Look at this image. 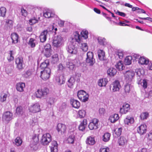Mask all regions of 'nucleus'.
<instances>
[{
    "mask_svg": "<svg viewBox=\"0 0 152 152\" xmlns=\"http://www.w3.org/2000/svg\"><path fill=\"white\" fill-rule=\"evenodd\" d=\"M49 93L48 89L46 88H44L37 89L35 92V94L37 98H42L46 97Z\"/></svg>",
    "mask_w": 152,
    "mask_h": 152,
    "instance_id": "obj_1",
    "label": "nucleus"
},
{
    "mask_svg": "<svg viewBox=\"0 0 152 152\" xmlns=\"http://www.w3.org/2000/svg\"><path fill=\"white\" fill-rule=\"evenodd\" d=\"M63 43V38L61 34L55 36L53 39V44L54 47L56 48L60 47Z\"/></svg>",
    "mask_w": 152,
    "mask_h": 152,
    "instance_id": "obj_2",
    "label": "nucleus"
},
{
    "mask_svg": "<svg viewBox=\"0 0 152 152\" xmlns=\"http://www.w3.org/2000/svg\"><path fill=\"white\" fill-rule=\"evenodd\" d=\"M125 80L126 83H130L133 78L135 73L134 71L128 70L124 73Z\"/></svg>",
    "mask_w": 152,
    "mask_h": 152,
    "instance_id": "obj_3",
    "label": "nucleus"
},
{
    "mask_svg": "<svg viewBox=\"0 0 152 152\" xmlns=\"http://www.w3.org/2000/svg\"><path fill=\"white\" fill-rule=\"evenodd\" d=\"M76 134V132L75 131L70 132L68 137L65 140V142L69 144L74 143Z\"/></svg>",
    "mask_w": 152,
    "mask_h": 152,
    "instance_id": "obj_4",
    "label": "nucleus"
},
{
    "mask_svg": "<svg viewBox=\"0 0 152 152\" xmlns=\"http://www.w3.org/2000/svg\"><path fill=\"white\" fill-rule=\"evenodd\" d=\"M51 139L50 134L49 133H46L42 136L40 141L43 145H47L51 141Z\"/></svg>",
    "mask_w": 152,
    "mask_h": 152,
    "instance_id": "obj_5",
    "label": "nucleus"
},
{
    "mask_svg": "<svg viewBox=\"0 0 152 152\" xmlns=\"http://www.w3.org/2000/svg\"><path fill=\"white\" fill-rule=\"evenodd\" d=\"M77 96L79 99L83 102H86L88 99V94L83 90L78 91Z\"/></svg>",
    "mask_w": 152,
    "mask_h": 152,
    "instance_id": "obj_6",
    "label": "nucleus"
},
{
    "mask_svg": "<svg viewBox=\"0 0 152 152\" xmlns=\"http://www.w3.org/2000/svg\"><path fill=\"white\" fill-rule=\"evenodd\" d=\"M51 70L49 68H46L43 71L41 72V77L44 80L48 79L50 75Z\"/></svg>",
    "mask_w": 152,
    "mask_h": 152,
    "instance_id": "obj_7",
    "label": "nucleus"
},
{
    "mask_svg": "<svg viewBox=\"0 0 152 152\" xmlns=\"http://www.w3.org/2000/svg\"><path fill=\"white\" fill-rule=\"evenodd\" d=\"M121 87L119 81L115 80L110 85V89L113 92H116L119 91Z\"/></svg>",
    "mask_w": 152,
    "mask_h": 152,
    "instance_id": "obj_8",
    "label": "nucleus"
},
{
    "mask_svg": "<svg viewBox=\"0 0 152 152\" xmlns=\"http://www.w3.org/2000/svg\"><path fill=\"white\" fill-rule=\"evenodd\" d=\"M39 141L38 135L36 134L33 135L31 142V147L34 150H36L37 149L36 145L38 143Z\"/></svg>",
    "mask_w": 152,
    "mask_h": 152,
    "instance_id": "obj_9",
    "label": "nucleus"
},
{
    "mask_svg": "<svg viewBox=\"0 0 152 152\" xmlns=\"http://www.w3.org/2000/svg\"><path fill=\"white\" fill-rule=\"evenodd\" d=\"M86 62L90 66H92L95 63V60L94 58V55L92 52L89 51L87 53Z\"/></svg>",
    "mask_w": 152,
    "mask_h": 152,
    "instance_id": "obj_10",
    "label": "nucleus"
},
{
    "mask_svg": "<svg viewBox=\"0 0 152 152\" xmlns=\"http://www.w3.org/2000/svg\"><path fill=\"white\" fill-rule=\"evenodd\" d=\"M13 115L12 113L10 111L5 112L3 114V121L8 123L13 119Z\"/></svg>",
    "mask_w": 152,
    "mask_h": 152,
    "instance_id": "obj_11",
    "label": "nucleus"
},
{
    "mask_svg": "<svg viewBox=\"0 0 152 152\" xmlns=\"http://www.w3.org/2000/svg\"><path fill=\"white\" fill-rule=\"evenodd\" d=\"M80 62V61L78 59L70 60L67 63V67L70 69L72 70L75 68V66L77 65Z\"/></svg>",
    "mask_w": 152,
    "mask_h": 152,
    "instance_id": "obj_12",
    "label": "nucleus"
},
{
    "mask_svg": "<svg viewBox=\"0 0 152 152\" xmlns=\"http://www.w3.org/2000/svg\"><path fill=\"white\" fill-rule=\"evenodd\" d=\"M40 110V106L38 103L31 105L29 107V111L33 113L39 112Z\"/></svg>",
    "mask_w": 152,
    "mask_h": 152,
    "instance_id": "obj_13",
    "label": "nucleus"
},
{
    "mask_svg": "<svg viewBox=\"0 0 152 152\" xmlns=\"http://www.w3.org/2000/svg\"><path fill=\"white\" fill-rule=\"evenodd\" d=\"M15 64L17 68L18 69H22L23 68V65H24V63L22 57L19 56L15 59Z\"/></svg>",
    "mask_w": 152,
    "mask_h": 152,
    "instance_id": "obj_14",
    "label": "nucleus"
},
{
    "mask_svg": "<svg viewBox=\"0 0 152 152\" xmlns=\"http://www.w3.org/2000/svg\"><path fill=\"white\" fill-rule=\"evenodd\" d=\"M98 120L96 118L93 119L90 122L88 128L90 130L96 129L98 128Z\"/></svg>",
    "mask_w": 152,
    "mask_h": 152,
    "instance_id": "obj_15",
    "label": "nucleus"
},
{
    "mask_svg": "<svg viewBox=\"0 0 152 152\" xmlns=\"http://www.w3.org/2000/svg\"><path fill=\"white\" fill-rule=\"evenodd\" d=\"M44 55L46 57H49L51 55V49L50 45L47 44L44 47Z\"/></svg>",
    "mask_w": 152,
    "mask_h": 152,
    "instance_id": "obj_16",
    "label": "nucleus"
},
{
    "mask_svg": "<svg viewBox=\"0 0 152 152\" xmlns=\"http://www.w3.org/2000/svg\"><path fill=\"white\" fill-rule=\"evenodd\" d=\"M130 109V105L127 103L124 104L120 108V112L121 114L126 113Z\"/></svg>",
    "mask_w": 152,
    "mask_h": 152,
    "instance_id": "obj_17",
    "label": "nucleus"
},
{
    "mask_svg": "<svg viewBox=\"0 0 152 152\" xmlns=\"http://www.w3.org/2000/svg\"><path fill=\"white\" fill-rule=\"evenodd\" d=\"M66 50L69 53L72 54H75L77 52V48L72 44L69 45L66 48Z\"/></svg>",
    "mask_w": 152,
    "mask_h": 152,
    "instance_id": "obj_18",
    "label": "nucleus"
},
{
    "mask_svg": "<svg viewBox=\"0 0 152 152\" xmlns=\"http://www.w3.org/2000/svg\"><path fill=\"white\" fill-rule=\"evenodd\" d=\"M147 126L145 124H142L137 129V132L140 135H143L147 131Z\"/></svg>",
    "mask_w": 152,
    "mask_h": 152,
    "instance_id": "obj_19",
    "label": "nucleus"
},
{
    "mask_svg": "<svg viewBox=\"0 0 152 152\" xmlns=\"http://www.w3.org/2000/svg\"><path fill=\"white\" fill-rule=\"evenodd\" d=\"M77 76V75H76L75 76L71 77L68 80L67 84L69 88H73L75 81L76 80L75 78Z\"/></svg>",
    "mask_w": 152,
    "mask_h": 152,
    "instance_id": "obj_20",
    "label": "nucleus"
},
{
    "mask_svg": "<svg viewBox=\"0 0 152 152\" xmlns=\"http://www.w3.org/2000/svg\"><path fill=\"white\" fill-rule=\"evenodd\" d=\"M149 60L147 58L144 56L140 57L138 60V63L141 65H147L149 63Z\"/></svg>",
    "mask_w": 152,
    "mask_h": 152,
    "instance_id": "obj_21",
    "label": "nucleus"
},
{
    "mask_svg": "<svg viewBox=\"0 0 152 152\" xmlns=\"http://www.w3.org/2000/svg\"><path fill=\"white\" fill-rule=\"evenodd\" d=\"M51 152H58V144L56 141H54L51 142V145L50 146Z\"/></svg>",
    "mask_w": 152,
    "mask_h": 152,
    "instance_id": "obj_22",
    "label": "nucleus"
},
{
    "mask_svg": "<svg viewBox=\"0 0 152 152\" xmlns=\"http://www.w3.org/2000/svg\"><path fill=\"white\" fill-rule=\"evenodd\" d=\"M25 87V84L22 82H20L17 83L16 89L19 92H22L24 91V89Z\"/></svg>",
    "mask_w": 152,
    "mask_h": 152,
    "instance_id": "obj_23",
    "label": "nucleus"
},
{
    "mask_svg": "<svg viewBox=\"0 0 152 152\" xmlns=\"http://www.w3.org/2000/svg\"><path fill=\"white\" fill-rule=\"evenodd\" d=\"M127 141L126 137L121 136L118 139V143L119 146H124L126 144Z\"/></svg>",
    "mask_w": 152,
    "mask_h": 152,
    "instance_id": "obj_24",
    "label": "nucleus"
},
{
    "mask_svg": "<svg viewBox=\"0 0 152 152\" xmlns=\"http://www.w3.org/2000/svg\"><path fill=\"white\" fill-rule=\"evenodd\" d=\"M48 33V31L47 30H45L41 33L39 36L41 42H44L46 41L47 38V36Z\"/></svg>",
    "mask_w": 152,
    "mask_h": 152,
    "instance_id": "obj_25",
    "label": "nucleus"
},
{
    "mask_svg": "<svg viewBox=\"0 0 152 152\" xmlns=\"http://www.w3.org/2000/svg\"><path fill=\"white\" fill-rule=\"evenodd\" d=\"M43 16L44 17L49 18L53 17L54 16V13L49 10H45L43 11Z\"/></svg>",
    "mask_w": 152,
    "mask_h": 152,
    "instance_id": "obj_26",
    "label": "nucleus"
},
{
    "mask_svg": "<svg viewBox=\"0 0 152 152\" xmlns=\"http://www.w3.org/2000/svg\"><path fill=\"white\" fill-rule=\"evenodd\" d=\"M15 53V51L13 50H10L8 52L7 59L9 62H10L14 60V55Z\"/></svg>",
    "mask_w": 152,
    "mask_h": 152,
    "instance_id": "obj_27",
    "label": "nucleus"
},
{
    "mask_svg": "<svg viewBox=\"0 0 152 152\" xmlns=\"http://www.w3.org/2000/svg\"><path fill=\"white\" fill-rule=\"evenodd\" d=\"M66 129V126L65 125L61 123H59L58 124L57 130L58 132H60L61 133H64Z\"/></svg>",
    "mask_w": 152,
    "mask_h": 152,
    "instance_id": "obj_28",
    "label": "nucleus"
},
{
    "mask_svg": "<svg viewBox=\"0 0 152 152\" xmlns=\"http://www.w3.org/2000/svg\"><path fill=\"white\" fill-rule=\"evenodd\" d=\"M11 38L12 40V44H16L18 42L19 37L17 33H12Z\"/></svg>",
    "mask_w": 152,
    "mask_h": 152,
    "instance_id": "obj_29",
    "label": "nucleus"
},
{
    "mask_svg": "<svg viewBox=\"0 0 152 152\" xmlns=\"http://www.w3.org/2000/svg\"><path fill=\"white\" fill-rule=\"evenodd\" d=\"M70 103L72 107L78 109L80 106V103L79 102L75 99H71Z\"/></svg>",
    "mask_w": 152,
    "mask_h": 152,
    "instance_id": "obj_30",
    "label": "nucleus"
},
{
    "mask_svg": "<svg viewBox=\"0 0 152 152\" xmlns=\"http://www.w3.org/2000/svg\"><path fill=\"white\" fill-rule=\"evenodd\" d=\"M122 131V129L121 127L115 129L113 132V134L114 136L117 137L120 136L121 134Z\"/></svg>",
    "mask_w": 152,
    "mask_h": 152,
    "instance_id": "obj_31",
    "label": "nucleus"
},
{
    "mask_svg": "<svg viewBox=\"0 0 152 152\" xmlns=\"http://www.w3.org/2000/svg\"><path fill=\"white\" fill-rule=\"evenodd\" d=\"M86 143L89 145H93L95 143L94 137L90 136L87 137L86 141Z\"/></svg>",
    "mask_w": 152,
    "mask_h": 152,
    "instance_id": "obj_32",
    "label": "nucleus"
},
{
    "mask_svg": "<svg viewBox=\"0 0 152 152\" xmlns=\"http://www.w3.org/2000/svg\"><path fill=\"white\" fill-rule=\"evenodd\" d=\"M107 83V81L106 78H102L99 79L98 82V85L100 87L105 86Z\"/></svg>",
    "mask_w": 152,
    "mask_h": 152,
    "instance_id": "obj_33",
    "label": "nucleus"
},
{
    "mask_svg": "<svg viewBox=\"0 0 152 152\" xmlns=\"http://www.w3.org/2000/svg\"><path fill=\"white\" fill-rule=\"evenodd\" d=\"M87 124V120L85 119H83L80 123L79 126V130L82 131L84 130L86 128Z\"/></svg>",
    "mask_w": 152,
    "mask_h": 152,
    "instance_id": "obj_34",
    "label": "nucleus"
},
{
    "mask_svg": "<svg viewBox=\"0 0 152 152\" xmlns=\"http://www.w3.org/2000/svg\"><path fill=\"white\" fill-rule=\"evenodd\" d=\"M119 118L118 115L115 114L111 115L109 117V120L112 123H114L117 121Z\"/></svg>",
    "mask_w": 152,
    "mask_h": 152,
    "instance_id": "obj_35",
    "label": "nucleus"
},
{
    "mask_svg": "<svg viewBox=\"0 0 152 152\" xmlns=\"http://www.w3.org/2000/svg\"><path fill=\"white\" fill-rule=\"evenodd\" d=\"M74 37L72 39V40L77 42L78 43H79L81 41V37L80 36L79 33L76 31L75 32L74 34Z\"/></svg>",
    "mask_w": 152,
    "mask_h": 152,
    "instance_id": "obj_36",
    "label": "nucleus"
},
{
    "mask_svg": "<svg viewBox=\"0 0 152 152\" xmlns=\"http://www.w3.org/2000/svg\"><path fill=\"white\" fill-rule=\"evenodd\" d=\"M117 71L113 67L109 68L107 71V74L110 76H114L116 73Z\"/></svg>",
    "mask_w": 152,
    "mask_h": 152,
    "instance_id": "obj_37",
    "label": "nucleus"
},
{
    "mask_svg": "<svg viewBox=\"0 0 152 152\" xmlns=\"http://www.w3.org/2000/svg\"><path fill=\"white\" fill-rule=\"evenodd\" d=\"M98 53L99 59L101 60H104L105 56L104 52L103 50L100 49L98 51Z\"/></svg>",
    "mask_w": 152,
    "mask_h": 152,
    "instance_id": "obj_38",
    "label": "nucleus"
},
{
    "mask_svg": "<svg viewBox=\"0 0 152 152\" xmlns=\"http://www.w3.org/2000/svg\"><path fill=\"white\" fill-rule=\"evenodd\" d=\"M125 124L129 125L133 123L134 118L130 117L127 116L124 120Z\"/></svg>",
    "mask_w": 152,
    "mask_h": 152,
    "instance_id": "obj_39",
    "label": "nucleus"
},
{
    "mask_svg": "<svg viewBox=\"0 0 152 152\" xmlns=\"http://www.w3.org/2000/svg\"><path fill=\"white\" fill-rule=\"evenodd\" d=\"M126 84L124 86V89L126 93H129L131 88L132 87V86L130 83H126Z\"/></svg>",
    "mask_w": 152,
    "mask_h": 152,
    "instance_id": "obj_40",
    "label": "nucleus"
},
{
    "mask_svg": "<svg viewBox=\"0 0 152 152\" xmlns=\"http://www.w3.org/2000/svg\"><path fill=\"white\" fill-rule=\"evenodd\" d=\"M110 134L108 132L105 133L102 136V140L105 142L108 141L110 139Z\"/></svg>",
    "mask_w": 152,
    "mask_h": 152,
    "instance_id": "obj_41",
    "label": "nucleus"
},
{
    "mask_svg": "<svg viewBox=\"0 0 152 152\" xmlns=\"http://www.w3.org/2000/svg\"><path fill=\"white\" fill-rule=\"evenodd\" d=\"M115 66L117 69L120 71L123 70L125 68L124 65L122 63V61H120L117 64L115 65Z\"/></svg>",
    "mask_w": 152,
    "mask_h": 152,
    "instance_id": "obj_42",
    "label": "nucleus"
},
{
    "mask_svg": "<svg viewBox=\"0 0 152 152\" xmlns=\"http://www.w3.org/2000/svg\"><path fill=\"white\" fill-rule=\"evenodd\" d=\"M36 41L33 38H30L28 42V45L31 48L34 47L36 46Z\"/></svg>",
    "mask_w": 152,
    "mask_h": 152,
    "instance_id": "obj_43",
    "label": "nucleus"
},
{
    "mask_svg": "<svg viewBox=\"0 0 152 152\" xmlns=\"http://www.w3.org/2000/svg\"><path fill=\"white\" fill-rule=\"evenodd\" d=\"M132 60V58L131 56H126L124 60V63L126 65H129L131 64Z\"/></svg>",
    "mask_w": 152,
    "mask_h": 152,
    "instance_id": "obj_44",
    "label": "nucleus"
},
{
    "mask_svg": "<svg viewBox=\"0 0 152 152\" xmlns=\"http://www.w3.org/2000/svg\"><path fill=\"white\" fill-rule=\"evenodd\" d=\"M49 63L48 61L46 60L42 63L40 66V67L42 69H45L48 68L47 67L49 65Z\"/></svg>",
    "mask_w": 152,
    "mask_h": 152,
    "instance_id": "obj_45",
    "label": "nucleus"
},
{
    "mask_svg": "<svg viewBox=\"0 0 152 152\" xmlns=\"http://www.w3.org/2000/svg\"><path fill=\"white\" fill-rule=\"evenodd\" d=\"M145 136L147 139L148 142H149V143L151 142H152V130L147 133Z\"/></svg>",
    "mask_w": 152,
    "mask_h": 152,
    "instance_id": "obj_46",
    "label": "nucleus"
},
{
    "mask_svg": "<svg viewBox=\"0 0 152 152\" xmlns=\"http://www.w3.org/2000/svg\"><path fill=\"white\" fill-rule=\"evenodd\" d=\"M149 114L148 112H145L142 113L140 115V117L142 120L146 119L148 117Z\"/></svg>",
    "mask_w": 152,
    "mask_h": 152,
    "instance_id": "obj_47",
    "label": "nucleus"
},
{
    "mask_svg": "<svg viewBox=\"0 0 152 152\" xmlns=\"http://www.w3.org/2000/svg\"><path fill=\"white\" fill-rule=\"evenodd\" d=\"M6 25L9 29L11 28L13 25V21L11 20L7 19L6 21Z\"/></svg>",
    "mask_w": 152,
    "mask_h": 152,
    "instance_id": "obj_48",
    "label": "nucleus"
},
{
    "mask_svg": "<svg viewBox=\"0 0 152 152\" xmlns=\"http://www.w3.org/2000/svg\"><path fill=\"white\" fill-rule=\"evenodd\" d=\"M58 61V55L55 54L52 56L51 62L53 64L57 63Z\"/></svg>",
    "mask_w": 152,
    "mask_h": 152,
    "instance_id": "obj_49",
    "label": "nucleus"
},
{
    "mask_svg": "<svg viewBox=\"0 0 152 152\" xmlns=\"http://www.w3.org/2000/svg\"><path fill=\"white\" fill-rule=\"evenodd\" d=\"M86 114V111L84 110H80L78 113V115L80 118H83Z\"/></svg>",
    "mask_w": 152,
    "mask_h": 152,
    "instance_id": "obj_50",
    "label": "nucleus"
},
{
    "mask_svg": "<svg viewBox=\"0 0 152 152\" xmlns=\"http://www.w3.org/2000/svg\"><path fill=\"white\" fill-rule=\"evenodd\" d=\"M15 144L17 146H19L22 144V140L21 138L19 137H17L15 140Z\"/></svg>",
    "mask_w": 152,
    "mask_h": 152,
    "instance_id": "obj_51",
    "label": "nucleus"
},
{
    "mask_svg": "<svg viewBox=\"0 0 152 152\" xmlns=\"http://www.w3.org/2000/svg\"><path fill=\"white\" fill-rule=\"evenodd\" d=\"M7 94L4 93H2L1 94L0 96V101L2 102H3L6 101Z\"/></svg>",
    "mask_w": 152,
    "mask_h": 152,
    "instance_id": "obj_52",
    "label": "nucleus"
},
{
    "mask_svg": "<svg viewBox=\"0 0 152 152\" xmlns=\"http://www.w3.org/2000/svg\"><path fill=\"white\" fill-rule=\"evenodd\" d=\"M20 13L22 16L26 17L27 15L28 12L26 10L22 7L20 9Z\"/></svg>",
    "mask_w": 152,
    "mask_h": 152,
    "instance_id": "obj_53",
    "label": "nucleus"
},
{
    "mask_svg": "<svg viewBox=\"0 0 152 152\" xmlns=\"http://www.w3.org/2000/svg\"><path fill=\"white\" fill-rule=\"evenodd\" d=\"M81 34L82 37L85 39H86L88 38V33L87 31L86 30H83L81 32Z\"/></svg>",
    "mask_w": 152,
    "mask_h": 152,
    "instance_id": "obj_54",
    "label": "nucleus"
},
{
    "mask_svg": "<svg viewBox=\"0 0 152 152\" xmlns=\"http://www.w3.org/2000/svg\"><path fill=\"white\" fill-rule=\"evenodd\" d=\"M98 41L99 43L101 45H104L106 43L105 39L102 37H99L98 39Z\"/></svg>",
    "mask_w": 152,
    "mask_h": 152,
    "instance_id": "obj_55",
    "label": "nucleus"
},
{
    "mask_svg": "<svg viewBox=\"0 0 152 152\" xmlns=\"http://www.w3.org/2000/svg\"><path fill=\"white\" fill-rule=\"evenodd\" d=\"M29 21L30 24L31 25L37 23L38 21V20L37 19V17H34V18L30 19Z\"/></svg>",
    "mask_w": 152,
    "mask_h": 152,
    "instance_id": "obj_56",
    "label": "nucleus"
},
{
    "mask_svg": "<svg viewBox=\"0 0 152 152\" xmlns=\"http://www.w3.org/2000/svg\"><path fill=\"white\" fill-rule=\"evenodd\" d=\"M152 96V89H148V92H146L145 95V98H148L150 96Z\"/></svg>",
    "mask_w": 152,
    "mask_h": 152,
    "instance_id": "obj_57",
    "label": "nucleus"
},
{
    "mask_svg": "<svg viewBox=\"0 0 152 152\" xmlns=\"http://www.w3.org/2000/svg\"><path fill=\"white\" fill-rule=\"evenodd\" d=\"M56 101V99L53 97H51L49 98L48 99L47 102L48 104H50V105L53 104Z\"/></svg>",
    "mask_w": 152,
    "mask_h": 152,
    "instance_id": "obj_58",
    "label": "nucleus"
},
{
    "mask_svg": "<svg viewBox=\"0 0 152 152\" xmlns=\"http://www.w3.org/2000/svg\"><path fill=\"white\" fill-rule=\"evenodd\" d=\"M6 12V10L5 7H1L0 8V13L2 16L4 17L5 16Z\"/></svg>",
    "mask_w": 152,
    "mask_h": 152,
    "instance_id": "obj_59",
    "label": "nucleus"
},
{
    "mask_svg": "<svg viewBox=\"0 0 152 152\" xmlns=\"http://www.w3.org/2000/svg\"><path fill=\"white\" fill-rule=\"evenodd\" d=\"M64 69V67L61 64H60L58 65L57 70L58 73H62Z\"/></svg>",
    "mask_w": 152,
    "mask_h": 152,
    "instance_id": "obj_60",
    "label": "nucleus"
},
{
    "mask_svg": "<svg viewBox=\"0 0 152 152\" xmlns=\"http://www.w3.org/2000/svg\"><path fill=\"white\" fill-rule=\"evenodd\" d=\"M82 49L84 51H86L88 49L87 44L86 43L82 44Z\"/></svg>",
    "mask_w": 152,
    "mask_h": 152,
    "instance_id": "obj_61",
    "label": "nucleus"
},
{
    "mask_svg": "<svg viewBox=\"0 0 152 152\" xmlns=\"http://www.w3.org/2000/svg\"><path fill=\"white\" fill-rule=\"evenodd\" d=\"M116 55L118 56V58L120 59H121L123 58L124 53L123 52L121 51H118L116 53Z\"/></svg>",
    "mask_w": 152,
    "mask_h": 152,
    "instance_id": "obj_62",
    "label": "nucleus"
},
{
    "mask_svg": "<svg viewBox=\"0 0 152 152\" xmlns=\"http://www.w3.org/2000/svg\"><path fill=\"white\" fill-rule=\"evenodd\" d=\"M131 57L132 58L133 60H135L137 61V59H138V60L139 59L140 56L138 54H134L132 55Z\"/></svg>",
    "mask_w": 152,
    "mask_h": 152,
    "instance_id": "obj_63",
    "label": "nucleus"
},
{
    "mask_svg": "<svg viewBox=\"0 0 152 152\" xmlns=\"http://www.w3.org/2000/svg\"><path fill=\"white\" fill-rule=\"evenodd\" d=\"M109 149L108 148L102 147L100 149V152H109Z\"/></svg>",
    "mask_w": 152,
    "mask_h": 152,
    "instance_id": "obj_64",
    "label": "nucleus"
}]
</instances>
